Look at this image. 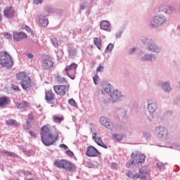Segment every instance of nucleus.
Here are the masks:
<instances>
[{"label": "nucleus", "mask_w": 180, "mask_h": 180, "mask_svg": "<svg viewBox=\"0 0 180 180\" xmlns=\"http://www.w3.org/2000/svg\"><path fill=\"white\" fill-rule=\"evenodd\" d=\"M40 136L44 146H53L58 140V131L49 124L44 125L40 129Z\"/></svg>", "instance_id": "obj_1"}, {"label": "nucleus", "mask_w": 180, "mask_h": 180, "mask_svg": "<svg viewBox=\"0 0 180 180\" xmlns=\"http://www.w3.org/2000/svg\"><path fill=\"white\" fill-rule=\"evenodd\" d=\"M17 79L20 82V85L23 89H29L31 88L33 82L32 79L27 76V74L25 72H20L16 75Z\"/></svg>", "instance_id": "obj_2"}, {"label": "nucleus", "mask_w": 180, "mask_h": 180, "mask_svg": "<svg viewBox=\"0 0 180 180\" xmlns=\"http://www.w3.org/2000/svg\"><path fill=\"white\" fill-rule=\"evenodd\" d=\"M54 165L59 169H65V171H69L70 172H75L77 171L75 165L65 160H56Z\"/></svg>", "instance_id": "obj_3"}, {"label": "nucleus", "mask_w": 180, "mask_h": 180, "mask_svg": "<svg viewBox=\"0 0 180 180\" xmlns=\"http://www.w3.org/2000/svg\"><path fill=\"white\" fill-rule=\"evenodd\" d=\"M0 61L4 65V67H6L7 68H11L13 63L12 61V57L9 53L5 51L0 53Z\"/></svg>", "instance_id": "obj_4"}, {"label": "nucleus", "mask_w": 180, "mask_h": 180, "mask_svg": "<svg viewBox=\"0 0 180 180\" xmlns=\"http://www.w3.org/2000/svg\"><path fill=\"white\" fill-rule=\"evenodd\" d=\"M77 68H78V65H77L76 63H72L70 65H67L65 68V71L67 75L69 76L71 79H75Z\"/></svg>", "instance_id": "obj_5"}, {"label": "nucleus", "mask_w": 180, "mask_h": 180, "mask_svg": "<svg viewBox=\"0 0 180 180\" xmlns=\"http://www.w3.org/2000/svg\"><path fill=\"white\" fill-rule=\"evenodd\" d=\"M53 90L56 95H59V96H64L67 94V92L70 91V86L63 84L56 85L53 86Z\"/></svg>", "instance_id": "obj_6"}, {"label": "nucleus", "mask_w": 180, "mask_h": 180, "mask_svg": "<svg viewBox=\"0 0 180 180\" xmlns=\"http://www.w3.org/2000/svg\"><path fill=\"white\" fill-rule=\"evenodd\" d=\"M131 159L134 160V165H139V164H143L144 161H146V155L139 153H132L131 155Z\"/></svg>", "instance_id": "obj_7"}, {"label": "nucleus", "mask_w": 180, "mask_h": 180, "mask_svg": "<svg viewBox=\"0 0 180 180\" xmlns=\"http://www.w3.org/2000/svg\"><path fill=\"white\" fill-rule=\"evenodd\" d=\"M15 108L20 109L21 112H26L27 110L26 108H30V103L23 100L20 103H15Z\"/></svg>", "instance_id": "obj_8"}, {"label": "nucleus", "mask_w": 180, "mask_h": 180, "mask_svg": "<svg viewBox=\"0 0 180 180\" xmlns=\"http://www.w3.org/2000/svg\"><path fill=\"white\" fill-rule=\"evenodd\" d=\"M164 23V19L162 17L155 16L153 18L150 22L151 27H158V26H161Z\"/></svg>", "instance_id": "obj_9"}, {"label": "nucleus", "mask_w": 180, "mask_h": 180, "mask_svg": "<svg viewBox=\"0 0 180 180\" xmlns=\"http://www.w3.org/2000/svg\"><path fill=\"white\" fill-rule=\"evenodd\" d=\"M86 154L88 157H98L101 153L98 151V149L95 148V147L89 146L86 148Z\"/></svg>", "instance_id": "obj_10"}, {"label": "nucleus", "mask_w": 180, "mask_h": 180, "mask_svg": "<svg viewBox=\"0 0 180 180\" xmlns=\"http://www.w3.org/2000/svg\"><path fill=\"white\" fill-rule=\"evenodd\" d=\"M54 66V63L50 59L49 57H46L44 59L42 63V67L44 70H51Z\"/></svg>", "instance_id": "obj_11"}, {"label": "nucleus", "mask_w": 180, "mask_h": 180, "mask_svg": "<svg viewBox=\"0 0 180 180\" xmlns=\"http://www.w3.org/2000/svg\"><path fill=\"white\" fill-rule=\"evenodd\" d=\"M155 131L158 137H167L168 136V129L164 127H157Z\"/></svg>", "instance_id": "obj_12"}, {"label": "nucleus", "mask_w": 180, "mask_h": 180, "mask_svg": "<svg viewBox=\"0 0 180 180\" xmlns=\"http://www.w3.org/2000/svg\"><path fill=\"white\" fill-rule=\"evenodd\" d=\"M4 13L6 18H13L16 11H15V8H13V7L7 6L4 8Z\"/></svg>", "instance_id": "obj_13"}, {"label": "nucleus", "mask_w": 180, "mask_h": 180, "mask_svg": "<svg viewBox=\"0 0 180 180\" xmlns=\"http://www.w3.org/2000/svg\"><path fill=\"white\" fill-rule=\"evenodd\" d=\"M13 39L15 41H20L23 39H27V35L25 32H14Z\"/></svg>", "instance_id": "obj_14"}, {"label": "nucleus", "mask_w": 180, "mask_h": 180, "mask_svg": "<svg viewBox=\"0 0 180 180\" xmlns=\"http://www.w3.org/2000/svg\"><path fill=\"white\" fill-rule=\"evenodd\" d=\"M101 123L107 129H112V122L106 117H101L100 118Z\"/></svg>", "instance_id": "obj_15"}, {"label": "nucleus", "mask_w": 180, "mask_h": 180, "mask_svg": "<svg viewBox=\"0 0 180 180\" xmlns=\"http://www.w3.org/2000/svg\"><path fill=\"white\" fill-rule=\"evenodd\" d=\"M93 139L95 140V142L98 146L103 147V148H108V146L103 143L101 137H96V133L92 134Z\"/></svg>", "instance_id": "obj_16"}, {"label": "nucleus", "mask_w": 180, "mask_h": 180, "mask_svg": "<svg viewBox=\"0 0 180 180\" xmlns=\"http://www.w3.org/2000/svg\"><path fill=\"white\" fill-rule=\"evenodd\" d=\"M46 99L49 103L56 99V94L52 91H47L46 92Z\"/></svg>", "instance_id": "obj_17"}, {"label": "nucleus", "mask_w": 180, "mask_h": 180, "mask_svg": "<svg viewBox=\"0 0 180 180\" xmlns=\"http://www.w3.org/2000/svg\"><path fill=\"white\" fill-rule=\"evenodd\" d=\"M9 98L6 96H3L0 98V108H4V106H6L8 103H9Z\"/></svg>", "instance_id": "obj_18"}, {"label": "nucleus", "mask_w": 180, "mask_h": 180, "mask_svg": "<svg viewBox=\"0 0 180 180\" xmlns=\"http://www.w3.org/2000/svg\"><path fill=\"white\" fill-rule=\"evenodd\" d=\"M39 23L41 26L46 27L49 25V20L44 16H39Z\"/></svg>", "instance_id": "obj_19"}, {"label": "nucleus", "mask_w": 180, "mask_h": 180, "mask_svg": "<svg viewBox=\"0 0 180 180\" xmlns=\"http://www.w3.org/2000/svg\"><path fill=\"white\" fill-rule=\"evenodd\" d=\"M148 109L150 113H154L157 110V103L155 102L150 103L148 105Z\"/></svg>", "instance_id": "obj_20"}, {"label": "nucleus", "mask_w": 180, "mask_h": 180, "mask_svg": "<svg viewBox=\"0 0 180 180\" xmlns=\"http://www.w3.org/2000/svg\"><path fill=\"white\" fill-rule=\"evenodd\" d=\"M94 43L98 50H101L102 48V39L101 38H94Z\"/></svg>", "instance_id": "obj_21"}, {"label": "nucleus", "mask_w": 180, "mask_h": 180, "mask_svg": "<svg viewBox=\"0 0 180 180\" xmlns=\"http://www.w3.org/2000/svg\"><path fill=\"white\" fill-rule=\"evenodd\" d=\"M147 174V172H146L143 169H139V178H140V180H147V177L146 176V174Z\"/></svg>", "instance_id": "obj_22"}, {"label": "nucleus", "mask_w": 180, "mask_h": 180, "mask_svg": "<svg viewBox=\"0 0 180 180\" xmlns=\"http://www.w3.org/2000/svg\"><path fill=\"white\" fill-rule=\"evenodd\" d=\"M109 26H110V23L106 20H103L101 22V29H102V30H108Z\"/></svg>", "instance_id": "obj_23"}, {"label": "nucleus", "mask_w": 180, "mask_h": 180, "mask_svg": "<svg viewBox=\"0 0 180 180\" xmlns=\"http://www.w3.org/2000/svg\"><path fill=\"white\" fill-rule=\"evenodd\" d=\"M53 122H55V123H61V122H63L64 120V117L60 115H54L53 117Z\"/></svg>", "instance_id": "obj_24"}, {"label": "nucleus", "mask_w": 180, "mask_h": 180, "mask_svg": "<svg viewBox=\"0 0 180 180\" xmlns=\"http://www.w3.org/2000/svg\"><path fill=\"white\" fill-rule=\"evenodd\" d=\"M6 124L8 126H15L18 127L19 126V123L16 122L15 120H8L6 121Z\"/></svg>", "instance_id": "obj_25"}, {"label": "nucleus", "mask_w": 180, "mask_h": 180, "mask_svg": "<svg viewBox=\"0 0 180 180\" xmlns=\"http://www.w3.org/2000/svg\"><path fill=\"white\" fill-rule=\"evenodd\" d=\"M102 87L103 88L104 91H105V92H107V94H109V92L110 94H112V91L110 90V85L108 84H103L102 85Z\"/></svg>", "instance_id": "obj_26"}, {"label": "nucleus", "mask_w": 180, "mask_h": 180, "mask_svg": "<svg viewBox=\"0 0 180 180\" xmlns=\"http://www.w3.org/2000/svg\"><path fill=\"white\" fill-rule=\"evenodd\" d=\"M129 178H131V179H139V174H133L131 172H129L127 174Z\"/></svg>", "instance_id": "obj_27"}, {"label": "nucleus", "mask_w": 180, "mask_h": 180, "mask_svg": "<svg viewBox=\"0 0 180 180\" xmlns=\"http://www.w3.org/2000/svg\"><path fill=\"white\" fill-rule=\"evenodd\" d=\"M162 86V89H164V91H165L166 92H169V91H171V86H169V85L167 82L163 83Z\"/></svg>", "instance_id": "obj_28"}, {"label": "nucleus", "mask_w": 180, "mask_h": 180, "mask_svg": "<svg viewBox=\"0 0 180 180\" xmlns=\"http://www.w3.org/2000/svg\"><path fill=\"white\" fill-rule=\"evenodd\" d=\"M149 50L153 51L154 53H158V47L154 45V44H152L149 46Z\"/></svg>", "instance_id": "obj_29"}, {"label": "nucleus", "mask_w": 180, "mask_h": 180, "mask_svg": "<svg viewBox=\"0 0 180 180\" xmlns=\"http://www.w3.org/2000/svg\"><path fill=\"white\" fill-rule=\"evenodd\" d=\"M56 79L58 84H67V80L64 77L58 76Z\"/></svg>", "instance_id": "obj_30"}, {"label": "nucleus", "mask_w": 180, "mask_h": 180, "mask_svg": "<svg viewBox=\"0 0 180 180\" xmlns=\"http://www.w3.org/2000/svg\"><path fill=\"white\" fill-rule=\"evenodd\" d=\"M115 45H113V44H109L105 50V53H109V51H112Z\"/></svg>", "instance_id": "obj_31"}, {"label": "nucleus", "mask_w": 180, "mask_h": 180, "mask_svg": "<svg viewBox=\"0 0 180 180\" xmlns=\"http://www.w3.org/2000/svg\"><path fill=\"white\" fill-rule=\"evenodd\" d=\"M69 105H71V106H73V108H78V105H77V102L74 101V99L70 98L68 100Z\"/></svg>", "instance_id": "obj_32"}, {"label": "nucleus", "mask_w": 180, "mask_h": 180, "mask_svg": "<svg viewBox=\"0 0 180 180\" xmlns=\"http://www.w3.org/2000/svg\"><path fill=\"white\" fill-rule=\"evenodd\" d=\"M112 139H114V140H116L117 141H122L123 137L119 134H113Z\"/></svg>", "instance_id": "obj_33"}, {"label": "nucleus", "mask_w": 180, "mask_h": 180, "mask_svg": "<svg viewBox=\"0 0 180 180\" xmlns=\"http://www.w3.org/2000/svg\"><path fill=\"white\" fill-rule=\"evenodd\" d=\"M3 36L4 37V39H7V40H11L12 39V34L8 32L3 33Z\"/></svg>", "instance_id": "obj_34"}, {"label": "nucleus", "mask_w": 180, "mask_h": 180, "mask_svg": "<svg viewBox=\"0 0 180 180\" xmlns=\"http://www.w3.org/2000/svg\"><path fill=\"white\" fill-rule=\"evenodd\" d=\"M132 165H134V159L131 158V160L126 164V167L127 168H131Z\"/></svg>", "instance_id": "obj_35"}, {"label": "nucleus", "mask_w": 180, "mask_h": 180, "mask_svg": "<svg viewBox=\"0 0 180 180\" xmlns=\"http://www.w3.org/2000/svg\"><path fill=\"white\" fill-rule=\"evenodd\" d=\"M51 40L53 46H54L55 47H57V46H58V41L56 38H52Z\"/></svg>", "instance_id": "obj_36"}, {"label": "nucleus", "mask_w": 180, "mask_h": 180, "mask_svg": "<svg viewBox=\"0 0 180 180\" xmlns=\"http://www.w3.org/2000/svg\"><path fill=\"white\" fill-rule=\"evenodd\" d=\"M117 94H118V91H116L115 92L114 91V93H112L111 94V98H112V99H114V101H117Z\"/></svg>", "instance_id": "obj_37"}, {"label": "nucleus", "mask_w": 180, "mask_h": 180, "mask_svg": "<svg viewBox=\"0 0 180 180\" xmlns=\"http://www.w3.org/2000/svg\"><path fill=\"white\" fill-rule=\"evenodd\" d=\"M93 79L95 85H97L99 81V76H98V75H95V76L93 77Z\"/></svg>", "instance_id": "obj_38"}, {"label": "nucleus", "mask_w": 180, "mask_h": 180, "mask_svg": "<svg viewBox=\"0 0 180 180\" xmlns=\"http://www.w3.org/2000/svg\"><path fill=\"white\" fill-rule=\"evenodd\" d=\"M102 71H103V66L100 65L96 69V72H102Z\"/></svg>", "instance_id": "obj_39"}, {"label": "nucleus", "mask_w": 180, "mask_h": 180, "mask_svg": "<svg viewBox=\"0 0 180 180\" xmlns=\"http://www.w3.org/2000/svg\"><path fill=\"white\" fill-rule=\"evenodd\" d=\"M66 154L68 155H69V157H74V153H72V151L70 150H68L66 151Z\"/></svg>", "instance_id": "obj_40"}, {"label": "nucleus", "mask_w": 180, "mask_h": 180, "mask_svg": "<svg viewBox=\"0 0 180 180\" xmlns=\"http://www.w3.org/2000/svg\"><path fill=\"white\" fill-rule=\"evenodd\" d=\"M7 155H9V157H13V158L18 157V155L12 152L7 153Z\"/></svg>", "instance_id": "obj_41"}, {"label": "nucleus", "mask_w": 180, "mask_h": 180, "mask_svg": "<svg viewBox=\"0 0 180 180\" xmlns=\"http://www.w3.org/2000/svg\"><path fill=\"white\" fill-rule=\"evenodd\" d=\"M143 61H146V60H151L150 56H146L144 58H142Z\"/></svg>", "instance_id": "obj_42"}, {"label": "nucleus", "mask_w": 180, "mask_h": 180, "mask_svg": "<svg viewBox=\"0 0 180 180\" xmlns=\"http://www.w3.org/2000/svg\"><path fill=\"white\" fill-rule=\"evenodd\" d=\"M157 167L159 168V169H162V168H164L163 163H158L157 164Z\"/></svg>", "instance_id": "obj_43"}, {"label": "nucleus", "mask_w": 180, "mask_h": 180, "mask_svg": "<svg viewBox=\"0 0 180 180\" xmlns=\"http://www.w3.org/2000/svg\"><path fill=\"white\" fill-rule=\"evenodd\" d=\"M43 2V0H34V4L35 5H39V4H41Z\"/></svg>", "instance_id": "obj_44"}, {"label": "nucleus", "mask_w": 180, "mask_h": 180, "mask_svg": "<svg viewBox=\"0 0 180 180\" xmlns=\"http://www.w3.org/2000/svg\"><path fill=\"white\" fill-rule=\"evenodd\" d=\"M12 88H13V91H20L19 90V86H18L15 84H13Z\"/></svg>", "instance_id": "obj_45"}, {"label": "nucleus", "mask_w": 180, "mask_h": 180, "mask_svg": "<svg viewBox=\"0 0 180 180\" xmlns=\"http://www.w3.org/2000/svg\"><path fill=\"white\" fill-rule=\"evenodd\" d=\"M59 147H60V148H63L64 150H67V148H68V146H67L65 144H60Z\"/></svg>", "instance_id": "obj_46"}, {"label": "nucleus", "mask_w": 180, "mask_h": 180, "mask_svg": "<svg viewBox=\"0 0 180 180\" xmlns=\"http://www.w3.org/2000/svg\"><path fill=\"white\" fill-rule=\"evenodd\" d=\"M45 9L46 12H49V13H51L53 12V9L49 8V7H46Z\"/></svg>", "instance_id": "obj_47"}, {"label": "nucleus", "mask_w": 180, "mask_h": 180, "mask_svg": "<svg viewBox=\"0 0 180 180\" xmlns=\"http://www.w3.org/2000/svg\"><path fill=\"white\" fill-rule=\"evenodd\" d=\"M28 119H29V120H33V119H34L33 114H32V113L29 114Z\"/></svg>", "instance_id": "obj_48"}, {"label": "nucleus", "mask_w": 180, "mask_h": 180, "mask_svg": "<svg viewBox=\"0 0 180 180\" xmlns=\"http://www.w3.org/2000/svg\"><path fill=\"white\" fill-rule=\"evenodd\" d=\"M29 133L32 137H37L36 134L33 131H30Z\"/></svg>", "instance_id": "obj_49"}, {"label": "nucleus", "mask_w": 180, "mask_h": 180, "mask_svg": "<svg viewBox=\"0 0 180 180\" xmlns=\"http://www.w3.org/2000/svg\"><path fill=\"white\" fill-rule=\"evenodd\" d=\"M135 51H136V49L135 48H132L129 51V54H132V53H134Z\"/></svg>", "instance_id": "obj_50"}, {"label": "nucleus", "mask_w": 180, "mask_h": 180, "mask_svg": "<svg viewBox=\"0 0 180 180\" xmlns=\"http://www.w3.org/2000/svg\"><path fill=\"white\" fill-rule=\"evenodd\" d=\"M26 56H27V57L30 58H33V57H34L33 54H32V53H27Z\"/></svg>", "instance_id": "obj_51"}, {"label": "nucleus", "mask_w": 180, "mask_h": 180, "mask_svg": "<svg viewBox=\"0 0 180 180\" xmlns=\"http://www.w3.org/2000/svg\"><path fill=\"white\" fill-rule=\"evenodd\" d=\"M25 30H27V32H30V27L25 26Z\"/></svg>", "instance_id": "obj_52"}, {"label": "nucleus", "mask_w": 180, "mask_h": 180, "mask_svg": "<svg viewBox=\"0 0 180 180\" xmlns=\"http://www.w3.org/2000/svg\"><path fill=\"white\" fill-rule=\"evenodd\" d=\"M25 175H26V176H27V175H32V174L28 172L27 174H25Z\"/></svg>", "instance_id": "obj_53"}, {"label": "nucleus", "mask_w": 180, "mask_h": 180, "mask_svg": "<svg viewBox=\"0 0 180 180\" xmlns=\"http://www.w3.org/2000/svg\"><path fill=\"white\" fill-rule=\"evenodd\" d=\"M1 20H2V16L0 14V22H1Z\"/></svg>", "instance_id": "obj_54"}]
</instances>
